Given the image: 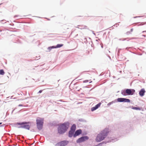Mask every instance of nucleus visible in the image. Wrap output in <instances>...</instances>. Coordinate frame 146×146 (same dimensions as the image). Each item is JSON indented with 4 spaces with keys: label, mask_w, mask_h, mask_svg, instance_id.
<instances>
[{
    "label": "nucleus",
    "mask_w": 146,
    "mask_h": 146,
    "mask_svg": "<svg viewBox=\"0 0 146 146\" xmlns=\"http://www.w3.org/2000/svg\"><path fill=\"white\" fill-rule=\"evenodd\" d=\"M144 24L143 23H142L141 24H140L139 25H144Z\"/></svg>",
    "instance_id": "21"
},
{
    "label": "nucleus",
    "mask_w": 146,
    "mask_h": 146,
    "mask_svg": "<svg viewBox=\"0 0 146 146\" xmlns=\"http://www.w3.org/2000/svg\"><path fill=\"white\" fill-rule=\"evenodd\" d=\"M63 46V44H57L56 46H53V48H60L62 46Z\"/></svg>",
    "instance_id": "13"
},
{
    "label": "nucleus",
    "mask_w": 146,
    "mask_h": 146,
    "mask_svg": "<svg viewBox=\"0 0 146 146\" xmlns=\"http://www.w3.org/2000/svg\"><path fill=\"white\" fill-rule=\"evenodd\" d=\"M2 123H0V125L1 124H2Z\"/></svg>",
    "instance_id": "24"
},
{
    "label": "nucleus",
    "mask_w": 146,
    "mask_h": 146,
    "mask_svg": "<svg viewBox=\"0 0 146 146\" xmlns=\"http://www.w3.org/2000/svg\"><path fill=\"white\" fill-rule=\"evenodd\" d=\"M132 109L136 110H141L140 108L137 107H133Z\"/></svg>",
    "instance_id": "17"
},
{
    "label": "nucleus",
    "mask_w": 146,
    "mask_h": 146,
    "mask_svg": "<svg viewBox=\"0 0 146 146\" xmlns=\"http://www.w3.org/2000/svg\"><path fill=\"white\" fill-rule=\"evenodd\" d=\"M126 90L125 91H123L121 92V94L124 96H126Z\"/></svg>",
    "instance_id": "18"
},
{
    "label": "nucleus",
    "mask_w": 146,
    "mask_h": 146,
    "mask_svg": "<svg viewBox=\"0 0 146 146\" xmlns=\"http://www.w3.org/2000/svg\"><path fill=\"white\" fill-rule=\"evenodd\" d=\"M19 106H22V105H19Z\"/></svg>",
    "instance_id": "23"
},
{
    "label": "nucleus",
    "mask_w": 146,
    "mask_h": 146,
    "mask_svg": "<svg viewBox=\"0 0 146 146\" xmlns=\"http://www.w3.org/2000/svg\"><path fill=\"white\" fill-rule=\"evenodd\" d=\"M110 132V131L108 128L104 129L98 135L96 138V141L97 142H100L104 140Z\"/></svg>",
    "instance_id": "1"
},
{
    "label": "nucleus",
    "mask_w": 146,
    "mask_h": 146,
    "mask_svg": "<svg viewBox=\"0 0 146 146\" xmlns=\"http://www.w3.org/2000/svg\"><path fill=\"white\" fill-rule=\"evenodd\" d=\"M127 94L128 95H133L135 92V90L133 89H127L126 90Z\"/></svg>",
    "instance_id": "9"
},
{
    "label": "nucleus",
    "mask_w": 146,
    "mask_h": 146,
    "mask_svg": "<svg viewBox=\"0 0 146 146\" xmlns=\"http://www.w3.org/2000/svg\"><path fill=\"white\" fill-rule=\"evenodd\" d=\"M145 92V91L144 88L141 89L139 93V95L141 96L142 97L144 95Z\"/></svg>",
    "instance_id": "11"
},
{
    "label": "nucleus",
    "mask_w": 146,
    "mask_h": 146,
    "mask_svg": "<svg viewBox=\"0 0 146 146\" xmlns=\"http://www.w3.org/2000/svg\"><path fill=\"white\" fill-rule=\"evenodd\" d=\"M82 133V131L81 129L77 130L75 132L74 135V137H76V136Z\"/></svg>",
    "instance_id": "10"
},
{
    "label": "nucleus",
    "mask_w": 146,
    "mask_h": 146,
    "mask_svg": "<svg viewBox=\"0 0 146 146\" xmlns=\"http://www.w3.org/2000/svg\"><path fill=\"white\" fill-rule=\"evenodd\" d=\"M134 17V18H135L136 17Z\"/></svg>",
    "instance_id": "26"
},
{
    "label": "nucleus",
    "mask_w": 146,
    "mask_h": 146,
    "mask_svg": "<svg viewBox=\"0 0 146 146\" xmlns=\"http://www.w3.org/2000/svg\"><path fill=\"white\" fill-rule=\"evenodd\" d=\"M146 32V31H143V32Z\"/></svg>",
    "instance_id": "25"
},
{
    "label": "nucleus",
    "mask_w": 146,
    "mask_h": 146,
    "mask_svg": "<svg viewBox=\"0 0 146 146\" xmlns=\"http://www.w3.org/2000/svg\"><path fill=\"white\" fill-rule=\"evenodd\" d=\"M68 142L66 141H62L57 143L56 145V146H65L68 143Z\"/></svg>",
    "instance_id": "4"
},
{
    "label": "nucleus",
    "mask_w": 146,
    "mask_h": 146,
    "mask_svg": "<svg viewBox=\"0 0 146 146\" xmlns=\"http://www.w3.org/2000/svg\"><path fill=\"white\" fill-rule=\"evenodd\" d=\"M100 104L101 103H99L97 104V105H96L95 107H96V108L97 109L100 106Z\"/></svg>",
    "instance_id": "19"
},
{
    "label": "nucleus",
    "mask_w": 146,
    "mask_h": 146,
    "mask_svg": "<svg viewBox=\"0 0 146 146\" xmlns=\"http://www.w3.org/2000/svg\"><path fill=\"white\" fill-rule=\"evenodd\" d=\"M53 46H54L48 47L47 49L48 50V51L50 52V50H51L53 48H53Z\"/></svg>",
    "instance_id": "16"
},
{
    "label": "nucleus",
    "mask_w": 146,
    "mask_h": 146,
    "mask_svg": "<svg viewBox=\"0 0 146 146\" xmlns=\"http://www.w3.org/2000/svg\"><path fill=\"white\" fill-rule=\"evenodd\" d=\"M5 74V72L3 70H0V74L3 75Z\"/></svg>",
    "instance_id": "15"
},
{
    "label": "nucleus",
    "mask_w": 146,
    "mask_h": 146,
    "mask_svg": "<svg viewBox=\"0 0 146 146\" xmlns=\"http://www.w3.org/2000/svg\"><path fill=\"white\" fill-rule=\"evenodd\" d=\"M37 126L39 130L41 129L42 127L44 122V119L38 117L36 119Z\"/></svg>",
    "instance_id": "3"
},
{
    "label": "nucleus",
    "mask_w": 146,
    "mask_h": 146,
    "mask_svg": "<svg viewBox=\"0 0 146 146\" xmlns=\"http://www.w3.org/2000/svg\"><path fill=\"white\" fill-rule=\"evenodd\" d=\"M42 90H40L38 92L39 93H41L42 92Z\"/></svg>",
    "instance_id": "22"
},
{
    "label": "nucleus",
    "mask_w": 146,
    "mask_h": 146,
    "mask_svg": "<svg viewBox=\"0 0 146 146\" xmlns=\"http://www.w3.org/2000/svg\"><path fill=\"white\" fill-rule=\"evenodd\" d=\"M88 139V137L86 136L82 137L78 139L76 141L77 143H80Z\"/></svg>",
    "instance_id": "5"
},
{
    "label": "nucleus",
    "mask_w": 146,
    "mask_h": 146,
    "mask_svg": "<svg viewBox=\"0 0 146 146\" xmlns=\"http://www.w3.org/2000/svg\"><path fill=\"white\" fill-rule=\"evenodd\" d=\"M74 131H71V130H70L69 131V134H68L69 136L70 137H72L73 136V134L74 133Z\"/></svg>",
    "instance_id": "14"
},
{
    "label": "nucleus",
    "mask_w": 146,
    "mask_h": 146,
    "mask_svg": "<svg viewBox=\"0 0 146 146\" xmlns=\"http://www.w3.org/2000/svg\"><path fill=\"white\" fill-rule=\"evenodd\" d=\"M117 101H118V102H130V100L129 99L125 98H118L117 99Z\"/></svg>",
    "instance_id": "7"
},
{
    "label": "nucleus",
    "mask_w": 146,
    "mask_h": 146,
    "mask_svg": "<svg viewBox=\"0 0 146 146\" xmlns=\"http://www.w3.org/2000/svg\"><path fill=\"white\" fill-rule=\"evenodd\" d=\"M96 109H97V108H96V107L95 106L92 108L91 110L92 111H94L96 110Z\"/></svg>",
    "instance_id": "20"
},
{
    "label": "nucleus",
    "mask_w": 146,
    "mask_h": 146,
    "mask_svg": "<svg viewBox=\"0 0 146 146\" xmlns=\"http://www.w3.org/2000/svg\"><path fill=\"white\" fill-rule=\"evenodd\" d=\"M69 124L68 122H66L60 125V126H63V129H64L65 128L66 131L69 127Z\"/></svg>",
    "instance_id": "8"
},
{
    "label": "nucleus",
    "mask_w": 146,
    "mask_h": 146,
    "mask_svg": "<svg viewBox=\"0 0 146 146\" xmlns=\"http://www.w3.org/2000/svg\"><path fill=\"white\" fill-rule=\"evenodd\" d=\"M30 123L29 122H24L22 123H17L16 125H19L21 126L18 127L19 128H23L28 130H29L30 127V125L28 124Z\"/></svg>",
    "instance_id": "2"
},
{
    "label": "nucleus",
    "mask_w": 146,
    "mask_h": 146,
    "mask_svg": "<svg viewBox=\"0 0 146 146\" xmlns=\"http://www.w3.org/2000/svg\"><path fill=\"white\" fill-rule=\"evenodd\" d=\"M63 126H59L58 128V131L59 133L62 134L66 131L65 128L64 129H63Z\"/></svg>",
    "instance_id": "6"
},
{
    "label": "nucleus",
    "mask_w": 146,
    "mask_h": 146,
    "mask_svg": "<svg viewBox=\"0 0 146 146\" xmlns=\"http://www.w3.org/2000/svg\"><path fill=\"white\" fill-rule=\"evenodd\" d=\"M76 129V125L75 124H74L72 125L71 128L70 130L73 131L74 132L75 131Z\"/></svg>",
    "instance_id": "12"
}]
</instances>
